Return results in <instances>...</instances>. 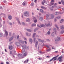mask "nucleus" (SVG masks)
Returning a JSON list of instances; mask_svg holds the SVG:
<instances>
[{
    "instance_id": "obj_29",
    "label": "nucleus",
    "mask_w": 64,
    "mask_h": 64,
    "mask_svg": "<svg viewBox=\"0 0 64 64\" xmlns=\"http://www.w3.org/2000/svg\"><path fill=\"white\" fill-rule=\"evenodd\" d=\"M40 10V11L41 12H42V13H43L44 12L43 10L42 9Z\"/></svg>"
},
{
    "instance_id": "obj_63",
    "label": "nucleus",
    "mask_w": 64,
    "mask_h": 64,
    "mask_svg": "<svg viewBox=\"0 0 64 64\" xmlns=\"http://www.w3.org/2000/svg\"><path fill=\"white\" fill-rule=\"evenodd\" d=\"M10 25H11L12 24L11 23H10Z\"/></svg>"
},
{
    "instance_id": "obj_35",
    "label": "nucleus",
    "mask_w": 64,
    "mask_h": 64,
    "mask_svg": "<svg viewBox=\"0 0 64 64\" xmlns=\"http://www.w3.org/2000/svg\"><path fill=\"white\" fill-rule=\"evenodd\" d=\"M2 33L0 34V37H2Z\"/></svg>"
},
{
    "instance_id": "obj_14",
    "label": "nucleus",
    "mask_w": 64,
    "mask_h": 64,
    "mask_svg": "<svg viewBox=\"0 0 64 64\" xmlns=\"http://www.w3.org/2000/svg\"><path fill=\"white\" fill-rule=\"evenodd\" d=\"M41 8L43 9H46V8L45 7L43 6H42L41 7Z\"/></svg>"
},
{
    "instance_id": "obj_1",
    "label": "nucleus",
    "mask_w": 64,
    "mask_h": 64,
    "mask_svg": "<svg viewBox=\"0 0 64 64\" xmlns=\"http://www.w3.org/2000/svg\"><path fill=\"white\" fill-rule=\"evenodd\" d=\"M22 47L23 48L22 50H24V49H28L29 48V47L28 46H27L26 45H22Z\"/></svg>"
},
{
    "instance_id": "obj_3",
    "label": "nucleus",
    "mask_w": 64,
    "mask_h": 64,
    "mask_svg": "<svg viewBox=\"0 0 64 64\" xmlns=\"http://www.w3.org/2000/svg\"><path fill=\"white\" fill-rule=\"evenodd\" d=\"M62 56L59 57L58 58V60H59V61L60 62H61L62 61Z\"/></svg>"
},
{
    "instance_id": "obj_48",
    "label": "nucleus",
    "mask_w": 64,
    "mask_h": 64,
    "mask_svg": "<svg viewBox=\"0 0 64 64\" xmlns=\"http://www.w3.org/2000/svg\"><path fill=\"white\" fill-rule=\"evenodd\" d=\"M60 17H58V19H60Z\"/></svg>"
},
{
    "instance_id": "obj_6",
    "label": "nucleus",
    "mask_w": 64,
    "mask_h": 64,
    "mask_svg": "<svg viewBox=\"0 0 64 64\" xmlns=\"http://www.w3.org/2000/svg\"><path fill=\"white\" fill-rule=\"evenodd\" d=\"M60 40V38L58 37H57L56 38V39L55 40L56 41H57L58 40Z\"/></svg>"
},
{
    "instance_id": "obj_30",
    "label": "nucleus",
    "mask_w": 64,
    "mask_h": 64,
    "mask_svg": "<svg viewBox=\"0 0 64 64\" xmlns=\"http://www.w3.org/2000/svg\"><path fill=\"white\" fill-rule=\"evenodd\" d=\"M43 18H42V17L40 18V20H42Z\"/></svg>"
},
{
    "instance_id": "obj_4",
    "label": "nucleus",
    "mask_w": 64,
    "mask_h": 64,
    "mask_svg": "<svg viewBox=\"0 0 64 64\" xmlns=\"http://www.w3.org/2000/svg\"><path fill=\"white\" fill-rule=\"evenodd\" d=\"M22 53L23 54H24V56H26L27 54L25 52V50H22Z\"/></svg>"
},
{
    "instance_id": "obj_52",
    "label": "nucleus",
    "mask_w": 64,
    "mask_h": 64,
    "mask_svg": "<svg viewBox=\"0 0 64 64\" xmlns=\"http://www.w3.org/2000/svg\"><path fill=\"white\" fill-rule=\"evenodd\" d=\"M43 2H46V0H43Z\"/></svg>"
},
{
    "instance_id": "obj_16",
    "label": "nucleus",
    "mask_w": 64,
    "mask_h": 64,
    "mask_svg": "<svg viewBox=\"0 0 64 64\" xmlns=\"http://www.w3.org/2000/svg\"><path fill=\"white\" fill-rule=\"evenodd\" d=\"M13 38V37H11L9 39V40L10 41H11V40H12Z\"/></svg>"
},
{
    "instance_id": "obj_34",
    "label": "nucleus",
    "mask_w": 64,
    "mask_h": 64,
    "mask_svg": "<svg viewBox=\"0 0 64 64\" xmlns=\"http://www.w3.org/2000/svg\"><path fill=\"white\" fill-rule=\"evenodd\" d=\"M60 28H61L63 30L64 28V27H63V26H62L60 27Z\"/></svg>"
},
{
    "instance_id": "obj_37",
    "label": "nucleus",
    "mask_w": 64,
    "mask_h": 64,
    "mask_svg": "<svg viewBox=\"0 0 64 64\" xmlns=\"http://www.w3.org/2000/svg\"><path fill=\"white\" fill-rule=\"evenodd\" d=\"M50 15L49 14H47L46 15V17L47 18H48L49 16Z\"/></svg>"
},
{
    "instance_id": "obj_32",
    "label": "nucleus",
    "mask_w": 64,
    "mask_h": 64,
    "mask_svg": "<svg viewBox=\"0 0 64 64\" xmlns=\"http://www.w3.org/2000/svg\"><path fill=\"white\" fill-rule=\"evenodd\" d=\"M30 42H32V39L30 38Z\"/></svg>"
},
{
    "instance_id": "obj_28",
    "label": "nucleus",
    "mask_w": 64,
    "mask_h": 64,
    "mask_svg": "<svg viewBox=\"0 0 64 64\" xmlns=\"http://www.w3.org/2000/svg\"><path fill=\"white\" fill-rule=\"evenodd\" d=\"M64 21V20L63 19H62L61 20L60 22V23H62Z\"/></svg>"
},
{
    "instance_id": "obj_57",
    "label": "nucleus",
    "mask_w": 64,
    "mask_h": 64,
    "mask_svg": "<svg viewBox=\"0 0 64 64\" xmlns=\"http://www.w3.org/2000/svg\"><path fill=\"white\" fill-rule=\"evenodd\" d=\"M24 42H25V43L26 44H27V42H26V41H24Z\"/></svg>"
},
{
    "instance_id": "obj_12",
    "label": "nucleus",
    "mask_w": 64,
    "mask_h": 64,
    "mask_svg": "<svg viewBox=\"0 0 64 64\" xmlns=\"http://www.w3.org/2000/svg\"><path fill=\"white\" fill-rule=\"evenodd\" d=\"M22 54H19L18 55V56L19 57H22Z\"/></svg>"
},
{
    "instance_id": "obj_56",
    "label": "nucleus",
    "mask_w": 64,
    "mask_h": 64,
    "mask_svg": "<svg viewBox=\"0 0 64 64\" xmlns=\"http://www.w3.org/2000/svg\"><path fill=\"white\" fill-rule=\"evenodd\" d=\"M58 4H61V3L60 2H58Z\"/></svg>"
},
{
    "instance_id": "obj_47",
    "label": "nucleus",
    "mask_w": 64,
    "mask_h": 64,
    "mask_svg": "<svg viewBox=\"0 0 64 64\" xmlns=\"http://www.w3.org/2000/svg\"><path fill=\"white\" fill-rule=\"evenodd\" d=\"M22 24L23 25H24L25 24V23H24V22H22Z\"/></svg>"
},
{
    "instance_id": "obj_61",
    "label": "nucleus",
    "mask_w": 64,
    "mask_h": 64,
    "mask_svg": "<svg viewBox=\"0 0 64 64\" xmlns=\"http://www.w3.org/2000/svg\"><path fill=\"white\" fill-rule=\"evenodd\" d=\"M57 5V4H56V3H55L54 4V6H55V5Z\"/></svg>"
},
{
    "instance_id": "obj_2",
    "label": "nucleus",
    "mask_w": 64,
    "mask_h": 64,
    "mask_svg": "<svg viewBox=\"0 0 64 64\" xmlns=\"http://www.w3.org/2000/svg\"><path fill=\"white\" fill-rule=\"evenodd\" d=\"M58 56V55L56 57H54L52 59L50 60V62L52 61V60H54V59H55L54 60V61L56 60L57 59L56 58Z\"/></svg>"
},
{
    "instance_id": "obj_19",
    "label": "nucleus",
    "mask_w": 64,
    "mask_h": 64,
    "mask_svg": "<svg viewBox=\"0 0 64 64\" xmlns=\"http://www.w3.org/2000/svg\"><path fill=\"white\" fill-rule=\"evenodd\" d=\"M26 34L28 36H30V35H31L30 34H28V33H26Z\"/></svg>"
},
{
    "instance_id": "obj_60",
    "label": "nucleus",
    "mask_w": 64,
    "mask_h": 64,
    "mask_svg": "<svg viewBox=\"0 0 64 64\" xmlns=\"http://www.w3.org/2000/svg\"><path fill=\"white\" fill-rule=\"evenodd\" d=\"M5 51L6 52H7V50H6V49H5Z\"/></svg>"
},
{
    "instance_id": "obj_46",
    "label": "nucleus",
    "mask_w": 64,
    "mask_h": 64,
    "mask_svg": "<svg viewBox=\"0 0 64 64\" xmlns=\"http://www.w3.org/2000/svg\"><path fill=\"white\" fill-rule=\"evenodd\" d=\"M50 33V32L49 31L48 32V34H49Z\"/></svg>"
},
{
    "instance_id": "obj_41",
    "label": "nucleus",
    "mask_w": 64,
    "mask_h": 64,
    "mask_svg": "<svg viewBox=\"0 0 64 64\" xmlns=\"http://www.w3.org/2000/svg\"><path fill=\"white\" fill-rule=\"evenodd\" d=\"M55 26L58 29V28L56 24L55 25Z\"/></svg>"
},
{
    "instance_id": "obj_23",
    "label": "nucleus",
    "mask_w": 64,
    "mask_h": 64,
    "mask_svg": "<svg viewBox=\"0 0 64 64\" xmlns=\"http://www.w3.org/2000/svg\"><path fill=\"white\" fill-rule=\"evenodd\" d=\"M30 21V19L29 18H28L26 20V22H29Z\"/></svg>"
},
{
    "instance_id": "obj_17",
    "label": "nucleus",
    "mask_w": 64,
    "mask_h": 64,
    "mask_svg": "<svg viewBox=\"0 0 64 64\" xmlns=\"http://www.w3.org/2000/svg\"><path fill=\"white\" fill-rule=\"evenodd\" d=\"M61 1L62 3V4L63 5H64V0H61Z\"/></svg>"
},
{
    "instance_id": "obj_13",
    "label": "nucleus",
    "mask_w": 64,
    "mask_h": 64,
    "mask_svg": "<svg viewBox=\"0 0 64 64\" xmlns=\"http://www.w3.org/2000/svg\"><path fill=\"white\" fill-rule=\"evenodd\" d=\"M10 49V50H12V46H9V48Z\"/></svg>"
},
{
    "instance_id": "obj_20",
    "label": "nucleus",
    "mask_w": 64,
    "mask_h": 64,
    "mask_svg": "<svg viewBox=\"0 0 64 64\" xmlns=\"http://www.w3.org/2000/svg\"><path fill=\"white\" fill-rule=\"evenodd\" d=\"M26 61H26V63H27L28 62V61H29V60L28 59V60H26V61H25L24 62V63H25V62H26Z\"/></svg>"
},
{
    "instance_id": "obj_45",
    "label": "nucleus",
    "mask_w": 64,
    "mask_h": 64,
    "mask_svg": "<svg viewBox=\"0 0 64 64\" xmlns=\"http://www.w3.org/2000/svg\"><path fill=\"white\" fill-rule=\"evenodd\" d=\"M6 64H10L8 62H6Z\"/></svg>"
},
{
    "instance_id": "obj_7",
    "label": "nucleus",
    "mask_w": 64,
    "mask_h": 64,
    "mask_svg": "<svg viewBox=\"0 0 64 64\" xmlns=\"http://www.w3.org/2000/svg\"><path fill=\"white\" fill-rule=\"evenodd\" d=\"M34 20V22L35 23L36 22H37V20L35 18H33Z\"/></svg>"
},
{
    "instance_id": "obj_27",
    "label": "nucleus",
    "mask_w": 64,
    "mask_h": 64,
    "mask_svg": "<svg viewBox=\"0 0 64 64\" xmlns=\"http://www.w3.org/2000/svg\"><path fill=\"white\" fill-rule=\"evenodd\" d=\"M26 30L28 32H31V30L28 29H27Z\"/></svg>"
},
{
    "instance_id": "obj_51",
    "label": "nucleus",
    "mask_w": 64,
    "mask_h": 64,
    "mask_svg": "<svg viewBox=\"0 0 64 64\" xmlns=\"http://www.w3.org/2000/svg\"><path fill=\"white\" fill-rule=\"evenodd\" d=\"M18 23H19V24H20V21H19V20H18Z\"/></svg>"
},
{
    "instance_id": "obj_15",
    "label": "nucleus",
    "mask_w": 64,
    "mask_h": 64,
    "mask_svg": "<svg viewBox=\"0 0 64 64\" xmlns=\"http://www.w3.org/2000/svg\"><path fill=\"white\" fill-rule=\"evenodd\" d=\"M38 44V42L37 41L36 42V45H35V46L36 47L37 46V45Z\"/></svg>"
},
{
    "instance_id": "obj_33",
    "label": "nucleus",
    "mask_w": 64,
    "mask_h": 64,
    "mask_svg": "<svg viewBox=\"0 0 64 64\" xmlns=\"http://www.w3.org/2000/svg\"><path fill=\"white\" fill-rule=\"evenodd\" d=\"M58 14H59V13L58 12H56L55 13V14L56 15H58Z\"/></svg>"
},
{
    "instance_id": "obj_36",
    "label": "nucleus",
    "mask_w": 64,
    "mask_h": 64,
    "mask_svg": "<svg viewBox=\"0 0 64 64\" xmlns=\"http://www.w3.org/2000/svg\"><path fill=\"white\" fill-rule=\"evenodd\" d=\"M36 34L34 33V34L33 35V37H34L35 35Z\"/></svg>"
},
{
    "instance_id": "obj_62",
    "label": "nucleus",
    "mask_w": 64,
    "mask_h": 64,
    "mask_svg": "<svg viewBox=\"0 0 64 64\" xmlns=\"http://www.w3.org/2000/svg\"><path fill=\"white\" fill-rule=\"evenodd\" d=\"M42 52L41 51H40V53H41Z\"/></svg>"
},
{
    "instance_id": "obj_8",
    "label": "nucleus",
    "mask_w": 64,
    "mask_h": 64,
    "mask_svg": "<svg viewBox=\"0 0 64 64\" xmlns=\"http://www.w3.org/2000/svg\"><path fill=\"white\" fill-rule=\"evenodd\" d=\"M19 42L20 43L24 44V42L21 40H19Z\"/></svg>"
},
{
    "instance_id": "obj_43",
    "label": "nucleus",
    "mask_w": 64,
    "mask_h": 64,
    "mask_svg": "<svg viewBox=\"0 0 64 64\" xmlns=\"http://www.w3.org/2000/svg\"><path fill=\"white\" fill-rule=\"evenodd\" d=\"M64 32L63 31L61 32V34H63Z\"/></svg>"
},
{
    "instance_id": "obj_64",
    "label": "nucleus",
    "mask_w": 64,
    "mask_h": 64,
    "mask_svg": "<svg viewBox=\"0 0 64 64\" xmlns=\"http://www.w3.org/2000/svg\"><path fill=\"white\" fill-rule=\"evenodd\" d=\"M1 64H4V63H3V62H2V63H1Z\"/></svg>"
},
{
    "instance_id": "obj_59",
    "label": "nucleus",
    "mask_w": 64,
    "mask_h": 64,
    "mask_svg": "<svg viewBox=\"0 0 64 64\" xmlns=\"http://www.w3.org/2000/svg\"><path fill=\"white\" fill-rule=\"evenodd\" d=\"M37 26H38V27H40V26H39V25H38V24L37 25Z\"/></svg>"
},
{
    "instance_id": "obj_53",
    "label": "nucleus",
    "mask_w": 64,
    "mask_h": 64,
    "mask_svg": "<svg viewBox=\"0 0 64 64\" xmlns=\"http://www.w3.org/2000/svg\"><path fill=\"white\" fill-rule=\"evenodd\" d=\"M19 37V36H17V38H18Z\"/></svg>"
},
{
    "instance_id": "obj_25",
    "label": "nucleus",
    "mask_w": 64,
    "mask_h": 64,
    "mask_svg": "<svg viewBox=\"0 0 64 64\" xmlns=\"http://www.w3.org/2000/svg\"><path fill=\"white\" fill-rule=\"evenodd\" d=\"M41 26L42 27H44L45 26L43 24H42L41 25Z\"/></svg>"
},
{
    "instance_id": "obj_31",
    "label": "nucleus",
    "mask_w": 64,
    "mask_h": 64,
    "mask_svg": "<svg viewBox=\"0 0 64 64\" xmlns=\"http://www.w3.org/2000/svg\"><path fill=\"white\" fill-rule=\"evenodd\" d=\"M44 3H45V2H42V5H44Z\"/></svg>"
},
{
    "instance_id": "obj_21",
    "label": "nucleus",
    "mask_w": 64,
    "mask_h": 64,
    "mask_svg": "<svg viewBox=\"0 0 64 64\" xmlns=\"http://www.w3.org/2000/svg\"><path fill=\"white\" fill-rule=\"evenodd\" d=\"M51 18H53L54 17V16L52 14L51 16Z\"/></svg>"
},
{
    "instance_id": "obj_18",
    "label": "nucleus",
    "mask_w": 64,
    "mask_h": 64,
    "mask_svg": "<svg viewBox=\"0 0 64 64\" xmlns=\"http://www.w3.org/2000/svg\"><path fill=\"white\" fill-rule=\"evenodd\" d=\"M8 18L10 20H11L12 18L11 16H8Z\"/></svg>"
},
{
    "instance_id": "obj_54",
    "label": "nucleus",
    "mask_w": 64,
    "mask_h": 64,
    "mask_svg": "<svg viewBox=\"0 0 64 64\" xmlns=\"http://www.w3.org/2000/svg\"><path fill=\"white\" fill-rule=\"evenodd\" d=\"M11 33L10 32L9 33V35H10V36H11Z\"/></svg>"
},
{
    "instance_id": "obj_22",
    "label": "nucleus",
    "mask_w": 64,
    "mask_h": 64,
    "mask_svg": "<svg viewBox=\"0 0 64 64\" xmlns=\"http://www.w3.org/2000/svg\"><path fill=\"white\" fill-rule=\"evenodd\" d=\"M26 2H24L22 4L24 6H25L26 4Z\"/></svg>"
},
{
    "instance_id": "obj_26",
    "label": "nucleus",
    "mask_w": 64,
    "mask_h": 64,
    "mask_svg": "<svg viewBox=\"0 0 64 64\" xmlns=\"http://www.w3.org/2000/svg\"><path fill=\"white\" fill-rule=\"evenodd\" d=\"M54 4V3H52L51 2V3L50 4V6H51L52 5H53Z\"/></svg>"
},
{
    "instance_id": "obj_24",
    "label": "nucleus",
    "mask_w": 64,
    "mask_h": 64,
    "mask_svg": "<svg viewBox=\"0 0 64 64\" xmlns=\"http://www.w3.org/2000/svg\"><path fill=\"white\" fill-rule=\"evenodd\" d=\"M36 26V24H33L32 26V27L33 26Z\"/></svg>"
},
{
    "instance_id": "obj_40",
    "label": "nucleus",
    "mask_w": 64,
    "mask_h": 64,
    "mask_svg": "<svg viewBox=\"0 0 64 64\" xmlns=\"http://www.w3.org/2000/svg\"><path fill=\"white\" fill-rule=\"evenodd\" d=\"M51 50V49L50 48H49L48 50H47V51H50V50Z\"/></svg>"
},
{
    "instance_id": "obj_39",
    "label": "nucleus",
    "mask_w": 64,
    "mask_h": 64,
    "mask_svg": "<svg viewBox=\"0 0 64 64\" xmlns=\"http://www.w3.org/2000/svg\"><path fill=\"white\" fill-rule=\"evenodd\" d=\"M54 0H52L51 1V3H54Z\"/></svg>"
},
{
    "instance_id": "obj_10",
    "label": "nucleus",
    "mask_w": 64,
    "mask_h": 64,
    "mask_svg": "<svg viewBox=\"0 0 64 64\" xmlns=\"http://www.w3.org/2000/svg\"><path fill=\"white\" fill-rule=\"evenodd\" d=\"M16 44L17 46H20V44L18 42H16Z\"/></svg>"
},
{
    "instance_id": "obj_44",
    "label": "nucleus",
    "mask_w": 64,
    "mask_h": 64,
    "mask_svg": "<svg viewBox=\"0 0 64 64\" xmlns=\"http://www.w3.org/2000/svg\"><path fill=\"white\" fill-rule=\"evenodd\" d=\"M50 24H46V26H50Z\"/></svg>"
},
{
    "instance_id": "obj_55",
    "label": "nucleus",
    "mask_w": 64,
    "mask_h": 64,
    "mask_svg": "<svg viewBox=\"0 0 64 64\" xmlns=\"http://www.w3.org/2000/svg\"><path fill=\"white\" fill-rule=\"evenodd\" d=\"M12 51H10V54H12Z\"/></svg>"
},
{
    "instance_id": "obj_58",
    "label": "nucleus",
    "mask_w": 64,
    "mask_h": 64,
    "mask_svg": "<svg viewBox=\"0 0 64 64\" xmlns=\"http://www.w3.org/2000/svg\"><path fill=\"white\" fill-rule=\"evenodd\" d=\"M36 1H37V0H35L34 2L36 3Z\"/></svg>"
},
{
    "instance_id": "obj_9",
    "label": "nucleus",
    "mask_w": 64,
    "mask_h": 64,
    "mask_svg": "<svg viewBox=\"0 0 64 64\" xmlns=\"http://www.w3.org/2000/svg\"><path fill=\"white\" fill-rule=\"evenodd\" d=\"M5 34H6V36H7L8 35V32H7L6 30H5Z\"/></svg>"
},
{
    "instance_id": "obj_5",
    "label": "nucleus",
    "mask_w": 64,
    "mask_h": 64,
    "mask_svg": "<svg viewBox=\"0 0 64 64\" xmlns=\"http://www.w3.org/2000/svg\"><path fill=\"white\" fill-rule=\"evenodd\" d=\"M24 15L26 16H28V12H25L24 14Z\"/></svg>"
},
{
    "instance_id": "obj_49",
    "label": "nucleus",
    "mask_w": 64,
    "mask_h": 64,
    "mask_svg": "<svg viewBox=\"0 0 64 64\" xmlns=\"http://www.w3.org/2000/svg\"><path fill=\"white\" fill-rule=\"evenodd\" d=\"M52 49H54V50H55L56 49V48H54V47H52Z\"/></svg>"
},
{
    "instance_id": "obj_42",
    "label": "nucleus",
    "mask_w": 64,
    "mask_h": 64,
    "mask_svg": "<svg viewBox=\"0 0 64 64\" xmlns=\"http://www.w3.org/2000/svg\"><path fill=\"white\" fill-rule=\"evenodd\" d=\"M56 28H54V31H55V33H56Z\"/></svg>"
},
{
    "instance_id": "obj_11",
    "label": "nucleus",
    "mask_w": 64,
    "mask_h": 64,
    "mask_svg": "<svg viewBox=\"0 0 64 64\" xmlns=\"http://www.w3.org/2000/svg\"><path fill=\"white\" fill-rule=\"evenodd\" d=\"M38 40L39 41H40V42H44V41H43V40H41L40 39H38Z\"/></svg>"
},
{
    "instance_id": "obj_50",
    "label": "nucleus",
    "mask_w": 64,
    "mask_h": 64,
    "mask_svg": "<svg viewBox=\"0 0 64 64\" xmlns=\"http://www.w3.org/2000/svg\"><path fill=\"white\" fill-rule=\"evenodd\" d=\"M34 4L33 3H32L31 4V6H32L34 5Z\"/></svg>"
},
{
    "instance_id": "obj_38",
    "label": "nucleus",
    "mask_w": 64,
    "mask_h": 64,
    "mask_svg": "<svg viewBox=\"0 0 64 64\" xmlns=\"http://www.w3.org/2000/svg\"><path fill=\"white\" fill-rule=\"evenodd\" d=\"M46 47H47V48H50V47L49 46H48L47 45H46Z\"/></svg>"
}]
</instances>
